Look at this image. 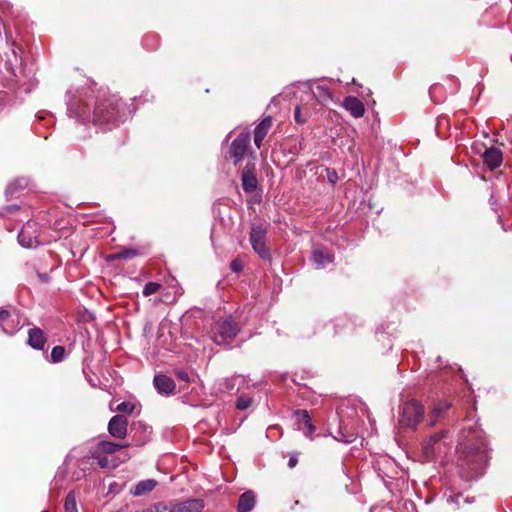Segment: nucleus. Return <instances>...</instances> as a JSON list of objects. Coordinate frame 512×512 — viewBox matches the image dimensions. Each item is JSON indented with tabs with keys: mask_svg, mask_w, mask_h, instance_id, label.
I'll return each mask as SVG.
<instances>
[{
	"mask_svg": "<svg viewBox=\"0 0 512 512\" xmlns=\"http://www.w3.org/2000/svg\"><path fill=\"white\" fill-rule=\"evenodd\" d=\"M239 332L237 323L231 318L216 321L211 329V338L217 345H228Z\"/></svg>",
	"mask_w": 512,
	"mask_h": 512,
	"instance_id": "3",
	"label": "nucleus"
},
{
	"mask_svg": "<svg viewBox=\"0 0 512 512\" xmlns=\"http://www.w3.org/2000/svg\"><path fill=\"white\" fill-rule=\"evenodd\" d=\"M296 463H297V459H295V458L291 457V458L289 459V461H288V466H289L290 468H293V467L296 465Z\"/></svg>",
	"mask_w": 512,
	"mask_h": 512,
	"instance_id": "42",
	"label": "nucleus"
},
{
	"mask_svg": "<svg viewBox=\"0 0 512 512\" xmlns=\"http://www.w3.org/2000/svg\"><path fill=\"white\" fill-rule=\"evenodd\" d=\"M67 105L70 117H74L83 122L90 120V109L86 104L77 105L75 102L69 101Z\"/></svg>",
	"mask_w": 512,
	"mask_h": 512,
	"instance_id": "20",
	"label": "nucleus"
},
{
	"mask_svg": "<svg viewBox=\"0 0 512 512\" xmlns=\"http://www.w3.org/2000/svg\"><path fill=\"white\" fill-rule=\"evenodd\" d=\"M64 357L65 348L63 346L57 345L52 348L49 361L51 363H59L64 360Z\"/></svg>",
	"mask_w": 512,
	"mask_h": 512,
	"instance_id": "27",
	"label": "nucleus"
},
{
	"mask_svg": "<svg viewBox=\"0 0 512 512\" xmlns=\"http://www.w3.org/2000/svg\"><path fill=\"white\" fill-rule=\"evenodd\" d=\"M465 454L464 465L470 470L466 475L467 478H477L483 473L488 461V450L486 443L481 440L476 445L460 444Z\"/></svg>",
	"mask_w": 512,
	"mask_h": 512,
	"instance_id": "1",
	"label": "nucleus"
},
{
	"mask_svg": "<svg viewBox=\"0 0 512 512\" xmlns=\"http://www.w3.org/2000/svg\"><path fill=\"white\" fill-rule=\"evenodd\" d=\"M230 268H231V270H232L233 272L238 273V272L242 271V269H243V264H242L241 260H239V259H234V260L231 262V264H230Z\"/></svg>",
	"mask_w": 512,
	"mask_h": 512,
	"instance_id": "36",
	"label": "nucleus"
},
{
	"mask_svg": "<svg viewBox=\"0 0 512 512\" xmlns=\"http://www.w3.org/2000/svg\"><path fill=\"white\" fill-rule=\"evenodd\" d=\"M161 288V285L157 282H148L143 288V295L150 296L158 292Z\"/></svg>",
	"mask_w": 512,
	"mask_h": 512,
	"instance_id": "31",
	"label": "nucleus"
},
{
	"mask_svg": "<svg viewBox=\"0 0 512 512\" xmlns=\"http://www.w3.org/2000/svg\"><path fill=\"white\" fill-rule=\"evenodd\" d=\"M251 135L250 131H242L232 142L230 147V157L234 159V164L237 165L245 156L247 148L250 144Z\"/></svg>",
	"mask_w": 512,
	"mask_h": 512,
	"instance_id": "7",
	"label": "nucleus"
},
{
	"mask_svg": "<svg viewBox=\"0 0 512 512\" xmlns=\"http://www.w3.org/2000/svg\"><path fill=\"white\" fill-rule=\"evenodd\" d=\"M328 178H329V181L331 183H335L336 179H337V175L335 172H333V174H330V172L328 171Z\"/></svg>",
	"mask_w": 512,
	"mask_h": 512,
	"instance_id": "40",
	"label": "nucleus"
},
{
	"mask_svg": "<svg viewBox=\"0 0 512 512\" xmlns=\"http://www.w3.org/2000/svg\"><path fill=\"white\" fill-rule=\"evenodd\" d=\"M134 409V405L130 402H122L118 404L116 410L124 413H131Z\"/></svg>",
	"mask_w": 512,
	"mask_h": 512,
	"instance_id": "34",
	"label": "nucleus"
},
{
	"mask_svg": "<svg viewBox=\"0 0 512 512\" xmlns=\"http://www.w3.org/2000/svg\"><path fill=\"white\" fill-rule=\"evenodd\" d=\"M93 458H95L98 462V465L101 467V468H109L110 467V464H109V460L107 457L105 456H101V455H98L96 453H94L92 455Z\"/></svg>",
	"mask_w": 512,
	"mask_h": 512,
	"instance_id": "35",
	"label": "nucleus"
},
{
	"mask_svg": "<svg viewBox=\"0 0 512 512\" xmlns=\"http://www.w3.org/2000/svg\"><path fill=\"white\" fill-rule=\"evenodd\" d=\"M157 485V482L153 479H147L140 481L132 491L134 496H142L150 491H152Z\"/></svg>",
	"mask_w": 512,
	"mask_h": 512,
	"instance_id": "25",
	"label": "nucleus"
},
{
	"mask_svg": "<svg viewBox=\"0 0 512 512\" xmlns=\"http://www.w3.org/2000/svg\"><path fill=\"white\" fill-rule=\"evenodd\" d=\"M34 225L35 223L28 221L18 234V242L24 248H34L40 243L38 237L30 232Z\"/></svg>",
	"mask_w": 512,
	"mask_h": 512,
	"instance_id": "11",
	"label": "nucleus"
},
{
	"mask_svg": "<svg viewBox=\"0 0 512 512\" xmlns=\"http://www.w3.org/2000/svg\"><path fill=\"white\" fill-rule=\"evenodd\" d=\"M312 257L318 268H324L333 260L331 253L326 248L322 247L314 249Z\"/></svg>",
	"mask_w": 512,
	"mask_h": 512,
	"instance_id": "23",
	"label": "nucleus"
},
{
	"mask_svg": "<svg viewBox=\"0 0 512 512\" xmlns=\"http://www.w3.org/2000/svg\"><path fill=\"white\" fill-rule=\"evenodd\" d=\"M255 503V494L252 491H246L239 497L237 511L250 512L254 508Z\"/></svg>",
	"mask_w": 512,
	"mask_h": 512,
	"instance_id": "22",
	"label": "nucleus"
},
{
	"mask_svg": "<svg viewBox=\"0 0 512 512\" xmlns=\"http://www.w3.org/2000/svg\"><path fill=\"white\" fill-rule=\"evenodd\" d=\"M153 384L157 392L165 396L172 395L176 388L174 380L162 374L154 377Z\"/></svg>",
	"mask_w": 512,
	"mask_h": 512,
	"instance_id": "12",
	"label": "nucleus"
},
{
	"mask_svg": "<svg viewBox=\"0 0 512 512\" xmlns=\"http://www.w3.org/2000/svg\"><path fill=\"white\" fill-rule=\"evenodd\" d=\"M246 384V379L241 375H234L226 378L220 383L219 390L222 392L232 393L239 391Z\"/></svg>",
	"mask_w": 512,
	"mask_h": 512,
	"instance_id": "18",
	"label": "nucleus"
},
{
	"mask_svg": "<svg viewBox=\"0 0 512 512\" xmlns=\"http://www.w3.org/2000/svg\"><path fill=\"white\" fill-rule=\"evenodd\" d=\"M138 255L137 250L135 249H123L116 254L113 255V259H124L129 260Z\"/></svg>",
	"mask_w": 512,
	"mask_h": 512,
	"instance_id": "29",
	"label": "nucleus"
},
{
	"mask_svg": "<svg viewBox=\"0 0 512 512\" xmlns=\"http://www.w3.org/2000/svg\"><path fill=\"white\" fill-rule=\"evenodd\" d=\"M294 118H295V121L298 122V123H305L306 122V118L305 117H302L301 115V109L299 106H297L294 110Z\"/></svg>",
	"mask_w": 512,
	"mask_h": 512,
	"instance_id": "37",
	"label": "nucleus"
},
{
	"mask_svg": "<svg viewBox=\"0 0 512 512\" xmlns=\"http://www.w3.org/2000/svg\"><path fill=\"white\" fill-rule=\"evenodd\" d=\"M92 121L102 130L112 129L119 122L118 105H114L111 101L98 103L93 111Z\"/></svg>",
	"mask_w": 512,
	"mask_h": 512,
	"instance_id": "2",
	"label": "nucleus"
},
{
	"mask_svg": "<svg viewBox=\"0 0 512 512\" xmlns=\"http://www.w3.org/2000/svg\"><path fill=\"white\" fill-rule=\"evenodd\" d=\"M447 432L440 431L430 436V438L423 444V456L426 461H432L437 455L444 452L445 444L443 439Z\"/></svg>",
	"mask_w": 512,
	"mask_h": 512,
	"instance_id": "6",
	"label": "nucleus"
},
{
	"mask_svg": "<svg viewBox=\"0 0 512 512\" xmlns=\"http://www.w3.org/2000/svg\"><path fill=\"white\" fill-rule=\"evenodd\" d=\"M267 230L262 225H253L250 231V243L255 253L262 259L270 260L271 254L266 245Z\"/></svg>",
	"mask_w": 512,
	"mask_h": 512,
	"instance_id": "5",
	"label": "nucleus"
},
{
	"mask_svg": "<svg viewBox=\"0 0 512 512\" xmlns=\"http://www.w3.org/2000/svg\"><path fill=\"white\" fill-rule=\"evenodd\" d=\"M18 209H19V207L17 205H8L4 208V212L5 213H13Z\"/></svg>",
	"mask_w": 512,
	"mask_h": 512,
	"instance_id": "39",
	"label": "nucleus"
},
{
	"mask_svg": "<svg viewBox=\"0 0 512 512\" xmlns=\"http://www.w3.org/2000/svg\"><path fill=\"white\" fill-rule=\"evenodd\" d=\"M444 122L445 123L448 122L447 118L445 116L439 117L438 120H437V126H441Z\"/></svg>",
	"mask_w": 512,
	"mask_h": 512,
	"instance_id": "41",
	"label": "nucleus"
},
{
	"mask_svg": "<svg viewBox=\"0 0 512 512\" xmlns=\"http://www.w3.org/2000/svg\"><path fill=\"white\" fill-rule=\"evenodd\" d=\"M15 185H16V182H15V183H12V184L8 187L7 191H11Z\"/></svg>",
	"mask_w": 512,
	"mask_h": 512,
	"instance_id": "44",
	"label": "nucleus"
},
{
	"mask_svg": "<svg viewBox=\"0 0 512 512\" xmlns=\"http://www.w3.org/2000/svg\"><path fill=\"white\" fill-rule=\"evenodd\" d=\"M139 427H142L145 431H148L149 433H151V430L152 428L151 427H148L142 423H138Z\"/></svg>",
	"mask_w": 512,
	"mask_h": 512,
	"instance_id": "43",
	"label": "nucleus"
},
{
	"mask_svg": "<svg viewBox=\"0 0 512 512\" xmlns=\"http://www.w3.org/2000/svg\"><path fill=\"white\" fill-rule=\"evenodd\" d=\"M272 126V117H265L254 129V144L260 148L262 141Z\"/></svg>",
	"mask_w": 512,
	"mask_h": 512,
	"instance_id": "19",
	"label": "nucleus"
},
{
	"mask_svg": "<svg viewBox=\"0 0 512 512\" xmlns=\"http://www.w3.org/2000/svg\"><path fill=\"white\" fill-rule=\"evenodd\" d=\"M294 424L298 430L302 431L304 435L312 439V434L315 431V426L312 423L311 416L307 410H296L293 413Z\"/></svg>",
	"mask_w": 512,
	"mask_h": 512,
	"instance_id": "9",
	"label": "nucleus"
},
{
	"mask_svg": "<svg viewBox=\"0 0 512 512\" xmlns=\"http://www.w3.org/2000/svg\"><path fill=\"white\" fill-rule=\"evenodd\" d=\"M129 444L128 443H125V444H116L114 442H111V441H100L98 443V448L101 452L103 453H106V454H113L115 453L116 451L122 449V448H126L128 447Z\"/></svg>",
	"mask_w": 512,
	"mask_h": 512,
	"instance_id": "26",
	"label": "nucleus"
},
{
	"mask_svg": "<svg viewBox=\"0 0 512 512\" xmlns=\"http://www.w3.org/2000/svg\"><path fill=\"white\" fill-rule=\"evenodd\" d=\"M64 510L65 512H78L76 497L73 491H70L65 498Z\"/></svg>",
	"mask_w": 512,
	"mask_h": 512,
	"instance_id": "28",
	"label": "nucleus"
},
{
	"mask_svg": "<svg viewBox=\"0 0 512 512\" xmlns=\"http://www.w3.org/2000/svg\"><path fill=\"white\" fill-rule=\"evenodd\" d=\"M41 512H48V511H47V510H43V511H41Z\"/></svg>",
	"mask_w": 512,
	"mask_h": 512,
	"instance_id": "46",
	"label": "nucleus"
},
{
	"mask_svg": "<svg viewBox=\"0 0 512 512\" xmlns=\"http://www.w3.org/2000/svg\"><path fill=\"white\" fill-rule=\"evenodd\" d=\"M47 338L44 332L38 328L34 327L28 331V339L27 343L30 347L35 350H43L46 344Z\"/></svg>",
	"mask_w": 512,
	"mask_h": 512,
	"instance_id": "15",
	"label": "nucleus"
},
{
	"mask_svg": "<svg viewBox=\"0 0 512 512\" xmlns=\"http://www.w3.org/2000/svg\"><path fill=\"white\" fill-rule=\"evenodd\" d=\"M484 163L491 169L494 170L501 166L503 161L502 151L498 148H488L483 153Z\"/></svg>",
	"mask_w": 512,
	"mask_h": 512,
	"instance_id": "16",
	"label": "nucleus"
},
{
	"mask_svg": "<svg viewBox=\"0 0 512 512\" xmlns=\"http://www.w3.org/2000/svg\"><path fill=\"white\" fill-rule=\"evenodd\" d=\"M177 377L182 381H189L187 372L181 370L176 373Z\"/></svg>",
	"mask_w": 512,
	"mask_h": 512,
	"instance_id": "38",
	"label": "nucleus"
},
{
	"mask_svg": "<svg viewBox=\"0 0 512 512\" xmlns=\"http://www.w3.org/2000/svg\"><path fill=\"white\" fill-rule=\"evenodd\" d=\"M309 89L313 93L315 99L322 105H326L333 100L332 93L326 85L315 84L314 80H310Z\"/></svg>",
	"mask_w": 512,
	"mask_h": 512,
	"instance_id": "13",
	"label": "nucleus"
},
{
	"mask_svg": "<svg viewBox=\"0 0 512 512\" xmlns=\"http://www.w3.org/2000/svg\"><path fill=\"white\" fill-rule=\"evenodd\" d=\"M128 420L123 415L113 416L108 423V432L114 438H124L127 435Z\"/></svg>",
	"mask_w": 512,
	"mask_h": 512,
	"instance_id": "10",
	"label": "nucleus"
},
{
	"mask_svg": "<svg viewBox=\"0 0 512 512\" xmlns=\"http://www.w3.org/2000/svg\"><path fill=\"white\" fill-rule=\"evenodd\" d=\"M343 107L349 111L354 118H360L364 115L365 106L361 100L356 97L348 96L343 101Z\"/></svg>",
	"mask_w": 512,
	"mask_h": 512,
	"instance_id": "17",
	"label": "nucleus"
},
{
	"mask_svg": "<svg viewBox=\"0 0 512 512\" xmlns=\"http://www.w3.org/2000/svg\"><path fill=\"white\" fill-rule=\"evenodd\" d=\"M450 407L451 404L447 401H439L437 404H435L429 414V425H435L444 416Z\"/></svg>",
	"mask_w": 512,
	"mask_h": 512,
	"instance_id": "21",
	"label": "nucleus"
},
{
	"mask_svg": "<svg viewBox=\"0 0 512 512\" xmlns=\"http://www.w3.org/2000/svg\"><path fill=\"white\" fill-rule=\"evenodd\" d=\"M145 512H154L153 510L150 509H147Z\"/></svg>",
	"mask_w": 512,
	"mask_h": 512,
	"instance_id": "45",
	"label": "nucleus"
},
{
	"mask_svg": "<svg viewBox=\"0 0 512 512\" xmlns=\"http://www.w3.org/2000/svg\"><path fill=\"white\" fill-rule=\"evenodd\" d=\"M424 415L423 406L412 399L402 404L399 411L398 423L401 427L415 429Z\"/></svg>",
	"mask_w": 512,
	"mask_h": 512,
	"instance_id": "4",
	"label": "nucleus"
},
{
	"mask_svg": "<svg viewBox=\"0 0 512 512\" xmlns=\"http://www.w3.org/2000/svg\"><path fill=\"white\" fill-rule=\"evenodd\" d=\"M151 510H153L154 512H170L171 501L168 503L158 502L151 507Z\"/></svg>",
	"mask_w": 512,
	"mask_h": 512,
	"instance_id": "32",
	"label": "nucleus"
},
{
	"mask_svg": "<svg viewBox=\"0 0 512 512\" xmlns=\"http://www.w3.org/2000/svg\"><path fill=\"white\" fill-rule=\"evenodd\" d=\"M14 317H18L16 311L10 312L5 309H0V324L5 332L13 334L17 331L19 322L15 323Z\"/></svg>",
	"mask_w": 512,
	"mask_h": 512,
	"instance_id": "14",
	"label": "nucleus"
},
{
	"mask_svg": "<svg viewBox=\"0 0 512 512\" xmlns=\"http://www.w3.org/2000/svg\"><path fill=\"white\" fill-rule=\"evenodd\" d=\"M252 403V398L248 395H240L236 401V408L239 410H245L250 407Z\"/></svg>",
	"mask_w": 512,
	"mask_h": 512,
	"instance_id": "30",
	"label": "nucleus"
},
{
	"mask_svg": "<svg viewBox=\"0 0 512 512\" xmlns=\"http://www.w3.org/2000/svg\"><path fill=\"white\" fill-rule=\"evenodd\" d=\"M442 89V86L439 85V84H433L430 89H429V95H430V98L432 99V101H434L435 103H439L440 102V99H437L436 98V94L438 91H440Z\"/></svg>",
	"mask_w": 512,
	"mask_h": 512,
	"instance_id": "33",
	"label": "nucleus"
},
{
	"mask_svg": "<svg viewBox=\"0 0 512 512\" xmlns=\"http://www.w3.org/2000/svg\"><path fill=\"white\" fill-rule=\"evenodd\" d=\"M257 178L255 174L248 170L244 169L242 172V187L246 193H253L257 188Z\"/></svg>",
	"mask_w": 512,
	"mask_h": 512,
	"instance_id": "24",
	"label": "nucleus"
},
{
	"mask_svg": "<svg viewBox=\"0 0 512 512\" xmlns=\"http://www.w3.org/2000/svg\"><path fill=\"white\" fill-rule=\"evenodd\" d=\"M205 501L201 498H191L185 501L172 500L170 512H203Z\"/></svg>",
	"mask_w": 512,
	"mask_h": 512,
	"instance_id": "8",
	"label": "nucleus"
}]
</instances>
